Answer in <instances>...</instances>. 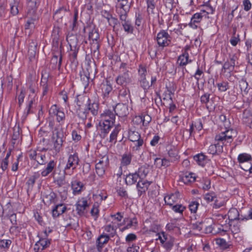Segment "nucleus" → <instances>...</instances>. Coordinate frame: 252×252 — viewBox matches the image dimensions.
Instances as JSON below:
<instances>
[{
	"label": "nucleus",
	"mask_w": 252,
	"mask_h": 252,
	"mask_svg": "<svg viewBox=\"0 0 252 252\" xmlns=\"http://www.w3.org/2000/svg\"><path fill=\"white\" fill-rule=\"evenodd\" d=\"M131 81V74L127 68L126 64L122 63L119 67V75L116 78L117 84L122 87H126Z\"/></svg>",
	"instance_id": "nucleus-1"
},
{
	"label": "nucleus",
	"mask_w": 252,
	"mask_h": 252,
	"mask_svg": "<svg viewBox=\"0 0 252 252\" xmlns=\"http://www.w3.org/2000/svg\"><path fill=\"white\" fill-rule=\"evenodd\" d=\"M69 150H71V152L70 151L68 152V157L67 161L64 168V174L66 175H71V173L68 172L69 170L71 168L72 170L75 169L79 164V162L78 154L76 152L73 151L72 147H71V149H69Z\"/></svg>",
	"instance_id": "nucleus-2"
},
{
	"label": "nucleus",
	"mask_w": 252,
	"mask_h": 252,
	"mask_svg": "<svg viewBox=\"0 0 252 252\" xmlns=\"http://www.w3.org/2000/svg\"><path fill=\"white\" fill-rule=\"evenodd\" d=\"M224 131L221 132L215 136V140L221 142L222 145L230 143L233 140V137L236 136V131L232 128H225Z\"/></svg>",
	"instance_id": "nucleus-3"
},
{
	"label": "nucleus",
	"mask_w": 252,
	"mask_h": 252,
	"mask_svg": "<svg viewBox=\"0 0 252 252\" xmlns=\"http://www.w3.org/2000/svg\"><path fill=\"white\" fill-rule=\"evenodd\" d=\"M158 45L162 48L168 46L171 43V37L165 30H161L156 37Z\"/></svg>",
	"instance_id": "nucleus-4"
},
{
	"label": "nucleus",
	"mask_w": 252,
	"mask_h": 252,
	"mask_svg": "<svg viewBox=\"0 0 252 252\" xmlns=\"http://www.w3.org/2000/svg\"><path fill=\"white\" fill-rule=\"evenodd\" d=\"M49 118L56 117L58 122L63 121L65 119L64 112L56 105L51 106L49 110Z\"/></svg>",
	"instance_id": "nucleus-5"
},
{
	"label": "nucleus",
	"mask_w": 252,
	"mask_h": 252,
	"mask_svg": "<svg viewBox=\"0 0 252 252\" xmlns=\"http://www.w3.org/2000/svg\"><path fill=\"white\" fill-rule=\"evenodd\" d=\"M76 210L77 214L82 216L85 213V211L89 204L88 202V200L86 197H82L79 199L76 204Z\"/></svg>",
	"instance_id": "nucleus-6"
},
{
	"label": "nucleus",
	"mask_w": 252,
	"mask_h": 252,
	"mask_svg": "<svg viewBox=\"0 0 252 252\" xmlns=\"http://www.w3.org/2000/svg\"><path fill=\"white\" fill-rule=\"evenodd\" d=\"M125 103H118L114 108V114L119 117H125L128 114L127 105Z\"/></svg>",
	"instance_id": "nucleus-7"
},
{
	"label": "nucleus",
	"mask_w": 252,
	"mask_h": 252,
	"mask_svg": "<svg viewBox=\"0 0 252 252\" xmlns=\"http://www.w3.org/2000/svg\"><path fill=\"white\" fill-rule=\"evenodd\" d=\"M28 16L29 19L25 24V28L26 31L30 30L29 34H30L31 33V30L35 28L38 18L36 14H32V15H30L28 14Z\"/></svg>",
	"instance_id": "nucleus-8"
},
{
	"label": "nucleus",
	"mask_w": 252,
	"mask_h": 252,
	"mask_svg": "<svg viewBox=\"0 0 252 252\" xmlns=\"http://www.w3.org/2000/svg\"><path fill=\"white\" fill-rule=\"evenodd\" d=\"M99 38V33L96 30H92V31L90 32L89 34V38L90 40H92L93 42L91 45L92 49L94 48V50L99 49V45L98 42V39Z\"/></svg>",
	"instance_id": "nucleus-9"
},
{
	"label": "nucleus",
	"mask_w": 252,
	"mask_h": 252,
	"mask_svg": "<svg viewBox=\"0 0 252 252\" xmlns=\"http://www.w3.org/2000/svg\"><path fill=\"white\" fill-rule=\"evenodd\" d=\"M28 14H36L37 8L40 3V0H27Z\"/></svg>",
	"instance_id": "nucleus-10"
},
{
	"label": "nucleus",
	"mask_w": 252,
	"mask_h": 252,
	"mask_svg": "<svg viewBox=\"0 0 252 252\" xmlns=\"http://www.w3.org/2000/svg\"><path fill=\"white\" fill-rule=\"evenodd\" d=\"M101 121L105 123H112L114 124L115 121V114L110 110H106L101 115Z\"/></svg>",
	"instance_id": "nucleus-11"
},
{
	"label": "nucleus",
	"mask_w": 252,
	"mask_h": 252,
	"mask_svg": "<svg viewBox=\"0 0 252 252\" xmlns=\"http://www.w3.org/2000/svg\"><path fill=\"white\" fill-rule=\"evenodd\" d=\"M71 188L74 195H77L85 189L84 185L79 181L74 180L71 182Z\"/></svg>",
	"instance_id": "nucleus-12"
},
{
	"label": "nucleus",
	"mask_w": 252,
	"mask_h": 252,
	"mask_svg": "<svg viewBox=\"0 0 252 252\" xmlns=\"http://www.w3.org/2000/svg\"><path fill=\"white\" fill-rule=\"evenodd\" d=\"M56 163V161H54V160H51L49 162H48L45 168L43 170L41 173V176L45 177L47 176L52 172L53 173L55 170H57V169L55 168Z\"/></svg>",
	"instance_id": "nucleus-13"
},
{
	"label": "nucleus",
	"mask_w": 252,
	"mask_h": 252,
	"mask_svg": "<svg viewBox=\"0 0 252 252\" xmlns=\"http://www.w3.org/2000/svg\"><path fill=\"white\" fill-rule=\"evenodd\" d=\"M223 145L221 142H218L217 143L211 145L208 149V152L212 155L219 154L223 151Z\"/></svg>",
	"instance_id": "nucleus-14"
},
{
	"label": "nucleus",
	"mask_w": 252,
	"mask_h": 252,
	"mask_svg": "<svg viewBox=\"0 0 252 252\" xmlns=\"http://www.w3.org/2000/svg\"><path fill=\"white\" fill-rule=\"evenodd\" d=\"M43 201L45 204L50 205L57 201V195L54 192H50L43 195Z\"/></svg>",
	"instance_id": "nucleus-15"
},
{
	"label": "nucleus",
	"mask_w": 252,
	"mask_h": 252,
	"mask_svg": "<svg viewBox=\"0 0 252 252\" xmlns=\"http://www.w3.org/2000/svg\"><path fill=\"white\" fill-rule=\"evenodd\" d=\"M50 245V240L47 238L39 237V240L35 243L34 246V250L38 251L39 250V246L42 247L41 250H44L48 247Z\"/></svg>",
	"instance_id": "nucleus-16"
},
{
	"label": "nucleus",
	"mask_w": 252,
	"mask_h": 252,
	"mask_svg": "<svg viewBox=\"0 0 252 252\" xmlns=\"http://www.w3.org/2000/svg\"><path fill=\"white\" fill-rule=\"evenodd\" d=\"M100 87L103 97L104 98L108 97L109 93H111L112 90V87L110 83L107 81L103 82L101 84Z\"/></svg>",
	"instance_id": "nucleus-17"
},
{
	"label": "nucleus",
	"mask_w": 252,
	"mask_h": 252,
	"mask_svg": "<svg viewBox=\"0 0 252 252\" xmlns=\"http://www.w3.org/2000/svg\"><path fill=\"white\" fill-rule=\"evenodd\" d=\"M150 185V183L147 181H143L142 179L138 180L136 187L139 195H141L143 192H145Z\"/></svg>",
	"instance_id": "nucleus-18"
},
{
	"label": "nucleus",
	"mask_w": 252,
	"mask_h": 252,
	"mask_svg": "<svg viewBox=\"0 0 252 252\" xmlns=\"http://www.w3.org/2000/svg\"><path fill=\"white\" fill-rule=\"evenodd\" d=\"M66 210V206L63 204H59L55 206L52 210V216L54 218H57L63 214Z\"/></svg>",
	"instance_id": "nucleus-19"
},
{
	"label": "nucleus",
	"mask_w": 252,
	"mask_h": 252,
	"mask_svg": "<svg viewBox=\"0 0 252 252\" xmlns=\"http://www.w3.org/2000/svg\"><path fill=\"white\" fill-rule=\"evenodd\" d=\"M140 180V179L138 176V175L135 172V173H129L127 175L125 179V181L127 185H132L134 184L138 180Z\"/></svg>",
	"instance_id": "nucleus-20"
},
{
	"label": "nucleus",
	"mask_w": 252,
	"mask_h": 252,
	"mask_svg": "<svg viewBox=\"0 0 252 252\" xmlns=\"http://www.w3.org/2000/svg\"><path fill=\"white\" fill-rule=\"evenodd\" d=\"M57 173H58L57 170H55L52 174L53 178L54 179V182L59 187H63L66 184L65 181V177L64 176H63L60 177H58L57 176Z\"/></svg>",
	"instance_id": "nucleus-21"
},
{
	"label": "nucleus",
	"mask_w": 252,
	"mask_h": 252,
	"mask_svg": "<svg viewBox=\"0 0 252 252\" xmlns=\"http://www.w3.org/2000/svg\"><path fill=\"white\" fill-rule=\"evenodd\" d=\"M123 87V88L119 91V96L122 101L126 103L128 102V98L130 96L129 91L126 87Z\"/></svg>",
	"instance_id": "nucleus-22"
},
{
	"label": "nucleus",
	"mask_w": 252,
	"mask_h": 252,
	"mask_svg": "<svg viewBox=\"0 0 252 252\" xmlns=\"http://www.w3.org/2000/svg\"><path fill=\"white\" fill-rule=\"evenodd\" d=\"M164 201L167 205L173 206L178 200V194H171L164 197Z\"/></svg>",
	"instance_id": "nucleus-23"
},
{
	"label": "nucleus",
	"mask_w": 252,
	"mask_h": 252,
	"mask_svg": "<svg viewBox=\"0 0 252 252\" xmlns=\"http://www.w3.org/2000/svg\"><path fill=\"white\" fill-rule=\"evenodd\" d=\"M109 239V236L106 234L101 235L97 239V247L99 251L102 248L103 245L106 244Z\"/></svg>",
	"instance_id": "nucleus-24"
},
{
	"label": "nucleus",
	"mask_w": 252,
	"mask_h": 252,
	"mask_svg": "<svg viewBox=\"0 0 252 252\" xmlns=\"http://www.w3.org/2000/svg\"><path fill=\"white\" fill-rule=\"evenodd\" d=\"M132 155L130 153L124 154L121 161V166H126L131 163Z\"/></svg>",
	"instance_id": "nucleus-25"
},
{
	"label": "nucleus",
	"mask_w": 252,
	"mask_h": 252,
	"mask_svg": "<svg viewBox=\"0 0 252 252\" xmlns=\"http://www.w3.org/2000/svg\"><path fill=\"white\" fill-rule=\"evenodd\" d=\"M189 53H182L178 59L177 63L180 66H185L191 61L189 59Z\"/></svg>",
	"instance_id": "nucleus-26"
},
{
	"label": "nucleus",
	"mask_w": 252,
	"mask_h": 252,
	"mask_svg": "<svg viewBox=\"0 0 252 252\" xmlns=\"http://www.w3.org/2000/svg\"><path fill=\"white\" fill-rule=\"evenodd\" d=\"M193 159L198 165L202 166H204L207 161V157L202 153L194 156Z\"/></svg>",
	"instance_id": "nucleus-27"
},
{
	"label": "nucleus",
	"mask_w": 252,
	"mask_h": 252,
	"mask_svg": "<svg viewBox=\"0 0 252 252\" xmlns=\"http://www.w3.org/2000/svg\"><path fill=\"white\" fill-rule=\"evenodd\" d=\"M100 126L101 127V133H103L104 137L110 131L111 128L114 125L112 123H105L104 122H100Z\"/></svg>",
	"instance_id": "nucleus-28"
},
{
	"label": "nucleus",
	"mask_w": 252,
	"mask_h": 252,
	"mask_svg": "<svg viewBox=\"0 0 252 252\" xmlns=\"http://www.w3.org/2000/svg\"><path fill=\"white\" fill-rule=\"evenodd\" d=\"M121 130V126L119 125H117L111 133L109 137V142L113 143H116L117 142V137L119 132Z\"/></svg>",
	"instance_id": "nucleus-29"
},
{
	"label": "nucleus",
	"mask_w": 252,
	"mask_h": 252,
	"mask_svg": "<svg viewBox=\"0 0 252 252\" xmlns=\"http://www.w3.org/2000/svg\"><path fill=\"white\" fill-rule=\"evenodd\" d=\"M238 160L240 164L251 163L252 158L250 155L246 153H243L238 156Z\"/></svg>",
	"instance_id": "nucleus-30"
},
{
	"label": "nucleus",
	"mask_w": 252,
	"mask_h": 252,
	"mask_svg": "<svg viewBox=\"0 0 252 252\" xmlns=\"http://www.w3.org/2000/svg\"><path fill=\"white\" fill-rule=\"evenodd\" d=\"M142 138L140 134L135 129H130L128 131V139L131 142L136 141Z\"/></svg>",
	"instance_id": "nucleus-31"
},
{
	"label": "nucleus",
	"mask_w": 252,
	"mask_h": 252,
	"mask_svg": "<svg viewBox=\"0 0 252 252\" xmlns=\"http://www.w3.org/2000/svg\"><path fill=\"white\" fill-rule=\"evenodd\" d=\"M115 223L113 221L106 225L104 227V230L108 233V234L113 237L116 233V230L117 229V225L114 224Z\"/></svg>",
	"instance_id": "nucleus-32"
},
{
	"label": "nucleus",
	"mask_w": 252,
	"mask_h": 252,
	"mask_svg": "<svg viewBox=\"0 0 252 252\" xmlns=\"http://www.w3.org/2000/svg\"><path fill=\"white\" fill-rule=\"evenodd\" d=\"M195 177L192 173L186 174L182 178V181L185 184H188L195 181Z\"/></svg>",
	"instance_id": "nucleus-33"
},
{
	"label": "nucleus",
	"mask_w": 252,
	"mask_h": 252,
	"mask_svg": "<svg viewBox=\"0 0 252 252\" xmlns=\"http://www.w3.org/2000/svg\"><path fill=\"white\" fill-rule=\"evenodd\" d=\"M132 143H133L131 145L130 147L132 151H135L140 150L144 143V140L142 137L138 140H136V141H132Z\"/></svg>",
	"instance_id": "nucleus-34"
},
{
	"label": "nucleus",
	"mask_w": 252,
	"mask_h": 252,
	"mask_svg": "<svg viewBox=\"0 0 252 252\" xmlns=\"http://www.w3.org/2000/svg\"><path fill=\"white\" fill-rule=\"evenodd\" d=\"M37 43L35 41L32 40L29 44L28 54L31 57L35 56L36 52Z\"/></svg>",
	"instance_id": "nucleus-35"
},
{
	"label": "nucleus",
	"mask_w": 252,
	"mask_h": 252,
	"mask_svg": "<svg viewBox=\"0 0 252 252\" xmlns=\"http://www.w3.org/2000/svg\"><path fill=\"white\" fill-rule=\"evenodd\" d=\"M149 170L148 167H147L146 166H142L139 168L138 171L136 172L138 175L140 179H143L147 176L149 173Z\"/></svg>",
	"instance_id": "nucleus-36"
},
{
	"label": "nucleus",
	"mask_w": 252,
	"mask_h": 252,
	"mask_svg": "<svg viewBox=\"0 0 252 252\" xmlns=\"http://www.w3.org/2000/svg\"><path fill=\"white\" fill-rule=\"evenodd\" d=\"M168 156L171 162H174L179 158L178 151L175 149H172L168 151Z\"/></svg>",
	"instance_id": "nucleus-37"
},
{
	"label": "nucleus",
	"mask_w": 252,
	"mask_h": 252,
	"mask_svg": "<svg viewBox=\"0 0 252 252\" xmlns=\"http://www.w3.org/2000/svg\"><path fill=\"white\" fill-rule=\"evenodd\" d=\"M228 218L231 220L239 219V212L236 208H231L228 213Z\"/></svg>",
	"instance_id": "nucleus-38"
},
{
	"label": "nucleus",
	"mask_w": 252,
	"mask_h": 252,
	"mask_svg": "<svg viewBox=\"0 0 252 252\" xmlns=\"http://www.w3.org/2000/svg\"><path fill=\"white\" fill-rule=\"evenodd\" d=\"M239 85L241 92L245 94H246L248 93V83L246 80L243 79L241 80L239 82Z\"/></svg>",
	"instance_id": "nucleus-39"
},
{
	"label": "nucleus",
	"mask_w": 252,
	"mask_h": 252,
	"mask_svg": "<svg viewBox=\"0 0 252 252\" xmlns=\"http://www.w3.org/2000/svg\"><path fill=\"white\" fill-rule=\"evenodd\" d=\"M88 110L90 111L92 114L95 116L98 114V104L97 103L94 102L88 105Z\"/></svg>",
	"instance_id": "nucleus-40"
},
{
	"label": "nucleus",
	"mask_w": 252,
	"mask_h": 252,
	"mask_svg": "<svg viewBox=\"0 0 252 252\" xmlns=\"http://www.w3.org/2000/svg\"><path fill=\"white\" fill-rule=\"evenodd\" d=\"M121 24L126 32L128 33H132L133 32V28L129 20Z\"/></svg>",
	"instance_id": "nucleus-41"
},
{
	"label": "nucleus",
	"mask_w": 252,
	"mask_h": 252,
	"mask_svg": "<svg viewBox=\"0 0 252 252\" xmlns=\"http://www.w3.org/2000/svg\"><path fill=\"white\" fill-rule=\"evenodd\" d=\"M203 198L207 202L209 203L212 201H214L217 197L216 194L214 192H211L206 193L204 195Z\"/></svg>",
	"instance_id": "nucleus-42"
},
{
	"label": "nucleus",
	"mask_w": 252,
	"mask_h": 252,
	"mask_svg": "<svg viewBox=\"0 0 252 252\" xmlns=\"http://www.w3.org/2000/svg\"><path fill=\"white\" fill-rule=\"evenodd\" d=\"M106 167L107 166L102 165L99 163H96L95 170L97 174L99 176L103 175Z\"/></svg>",
	"instance_id": "nucleus-43"
},
{
	"label": "nucleus",
	"mask_w": 252,
	"mask_h": 252,
	"mask_svg": "<svg viewBox=\"0 0 252 252\" xmlns=\"http://www.w3.org/2000/svg\"><path fill=\"white\" fill-rule=\"evenodd\" d=\"M158 161H159L160 164V166H163L168 167L170 165V162L171 161L170 159H167L166 158L161 159L160 158H156L155 159V164H157L158 165Z\"/></svg>",
	"instance_id": "nucleus-44"
},
{
	"label": "nucleus",
	"mask_w": 252,
	"mask_h": 252,
	"mask_svg": "<svg viewBox=\"0 0 252 252\" xmlns=\"http://www.w3.org/2000/svg\"><path fill=\"white\" fill-rule=\"evenodd\" d=\"M63 143V139H59L55 140L54 143V149L56 154L60 151L62 147Z\"/></svg>",
	"instance_id": "nucleus-45"
},
{
	"label": "nucleus",
	"mask_w": 252,
	"mask_h": 252,
	"mask_svg": "<svg viewBox=\"0 0 252 252\" xmlns=\"http://www.w3.org/2000/svg\"><path fill=\"white\" fill-rule=\"evenodd\" d=\"M11 243V241L9 239L0 240V248L4 250L8 249Z\"/></svg>",
	"instance_id": "nucleus-46"
},
{
	"label": "nucleus",
	"mask_w": 252,
	"mask_h": 252,
	"mask_svg": "<svg viewBox=\"0 0 252 252\" xmlns=\"http://www.w3.org/2000/svg\"><path fill=\"white\" fill-rule=\"evenodd\" d=\"M139 81L140 86L144 90H147L150 88V85L149 81L147 80L146 77L139 78Z\"/></svg>",
	"instance_id": "nucleus-47"
},
{
	"label": "nucleus",
	"mask_w": 252,
	"mask_h": 252,
	"mask_svg": "<svg viewBox=\"0 0 252 252\" xmlns=\"http://www.w3.org/2000/svg\"><path fill=\"white\" fill-rule=\"evenodd\" d=\"M172 210L175 212L180 214H182L186 207L181 204L173 205L171 206Z\"/></svg>",
	"instance_id": "nucleus-48"
},
{
	"label": "nucleus",
	"mask_w": 252,
	"mask_h": 252,
	"mask_svg": "<svg viewBox=\"0 0 252 252\" xmlns=\"http://www.w3.org/2000/svg\"><path fill=\"white\" fill-rule=\"evenodd\" d=\"M128 11H120L117 13L119 15L120 20L121 24L124 22H126L129 20L127 19V13Z\"/></svg>",
	"instance_id": "nucleus-49"
},
{
	"label": "nucleus",
	"mask_w": 252,
	"mask_h": 252,
	"mask_svg": "<svg viewBox=\"0 0 252 252\" xmlns=\"http://www.w3.org/2000/svg\"><path fill=\"white\" fill-rule=\"evenodd\" d=\"M147 69L146 67L142 65H140L138 69V76L139 78L146 77Z\"/></svg>",
	"instance_id": "nucleus-50"
},
{
	"label": "nucleus",
	"mask_w": 252,
	"mask_h": 252,
	"mask_svg": "<svg viewBox=\"0 0 252 252\" xmlns=\"http://www.w3.org/2000/svg\"><path fill=\"white\" fill-rule=\"evenodd\" d=\"M234 65L230 63L229 61L225 62L223 64L222 68V71L224 70V72L226 70H229V72H231L234 68Z\"/></svg>",
	"instance_id": "nucleus-51"
},
{
	"label": "nucleus",
	"mask_w": 252,
	"mask_h": 252,
	"mask_svg": "<svg viewBox=\"0 0 252 252\" xmlns=\"http://www.w3.org/2000/svg\"><path fill=\"white\" fill-rule=\"evenodd\" d=\"M219 119L221 122L223 123V126L225 128H228L230 127L231 124L229 120L227 121L226 117L224 115H220Z\"/></svg>",
	"instance_id": "nucleus-52"
},
{
	"label": "nucleus",
	"mask_w": 252,
	"mask_h": 252,
	"mask_svg": "<svg viewBox=\"0 0 252 252\" xmlns=\"http://www.w3.org/2000/svg\"><path fill=\"white\" fill-rule=\"evenodd\" d=\"M39 177V175H34L29 178L27 182L28 185V189H32L35 183V180Z\"/></svg>",
	"instance_id": "nucleus-53"
},
{
	"label": "nucleus",
	"mask_w": 252,
	"mask_h": 252,
	"mask_svg": "<svg viewBox=\"0 0 252 252\" xmlns=\"http://www.w3.org/2000/svg\"><path fill=\"white\" fill-rule=\"evenodd\" d=\"M199 204L197 201H192L189 205V210L191 213H195L197 210Z\"/></svg>",
	"instance_id": "nucleus-54"
},
{
	"label": "nucleus",
	"mask_w": 252,
	"mask_h": 252,
	"mask_svg": "<svg viewBox=\"0 0 252 252\" xmlns=\"http://www.w3.org/2000/svg\"><path fill=\"white\" fill-rule=\"evenodd\" d=\"M216 244L220 246L221 249H225L227 248L228 245L226 241L222 238H218L216 240Z\"/></svg>",
	"instance_id": "nucleus-55"
},
{
	"label": "nucleus",
	"mask_w": 252,
	"mask_h": 252,
	"mask_svg": "<svg viewBox=\"0 0 252 252\" xmlns=\"http://www.w3.org/2000/svg\"><path fill=\"white\" fill-rule=\"evenodd\" d=\"M36 161L40 165L45 164L47 162L46 157L45 155L38 154Z\"/></svg>",
	"instance_id": "nucleus-56"
},
{
	"label": "nucleus",
	"mask_w": 252,
	"mask_h": 252,
	"mask_svg": "<svg viewBox=\"0 0 252 252\" xmlns=\"http://www.w3.org/2000/svg\"><path fill=\"white\" fill-rule=\"evenodd\" d=\"M217 86L219 91L221 92H225L228 89V84L227 82H222L217 84Z\"/></svg>",
	"instance_id": "nucleus-57"
},
{
	"label": "nucleus",
	"mask_w": 252,
	"mask_h": 252,
	"mask_svg": "<svg viewBox=\"0 0 252 252\" xmlns=\"http://www.w3.org/2000/svg\"><path fill=\"white\" fill-rule=\"evenodd\" d=\"M53 137L55 140L63 139V132L61 130H57V129H55L53 132Z\"/></svg>",
	"instance_id": "nucleus-58"
},
{
	"label": "nucleus",
	"mask_w": 252,
	"mask_h": 252,
	"mask_svg": "<svg viewBox=\"0 0 252 252\" xmlns=\"http://www.w3.org/2000/svg\"><path fill=\"white\" fill-rule=\"evenodd\" d=\"M158 238L157 240H159L162 244H164L167 240V235L165 233V232H162L158 233Z\"/></svg>",
	"instance_id": "nucleus-59"
},
{
	"label": "nucleus",
	"mask_w": 252,
	"mask_h": 252,
	"mask_svg": "<svg viewBox=\"0 0 252 252\" xmlns=\"http://www.w3.org/2000/svg\"><path fill=\"white\" fill-rule=\"evenodd\" d=\"M97 163H99L102 165L107 166L109 164V159L108 156L105 155L102 156Z\"/></svg>",
	"instance_id": "nucleus-60"
},
{
	"label": "nucleus",
	"mask_w": 252,
	"mask_h": 252,
	"mask_svg": "<svg viewBox=\"0 0 252 252\" xmlns=\"http://www.w3.org/2000/svg\"><path fill=\"white\" fill-rule=\"evenodd\" d=\"M147 11L148 13H153V10L154 9L155 6L154 4V1L153 0H148L147 1Z\"/></svg>",
	"instance_id": "nucleus-61"
},
{
	"label": "nucleus",
	"mask_w": 252,
	"mask_h": 252,
	"mask_svg": "<svg viewBox=\"0 0 252 252\" xmlns=\"http://www.w3.org/2000/svg\"><path fill=\"white\" fill-rule=\"evenodd\" d=\"M242 169L245 171H249L250 173H252V165L251 163H245L240 164Z\"/></svg>",
	"instance_id": "nucleus-62"
},
{
	"label": "nucleus",
	"mask_w": 252,
	"mask_h": 252,
	"mask_svg": "<svg viewBox=\"0 0 252 252\" xmlns=\"http://www.w3.org/2000/svg\"><path fill=\"white\" fill-rule=\"evenodd\" d=\"M224 202L222 200H219L217 198L214 201V203L213 206V208L214 209H219L221 207L224 206Z\"/></svg>",
	"instance_id": "nucleus-63"
},
{
	"label": "nucleus",
	"mask_w": 252,
	"mask_h": 252,
	"mask_svg": "<svg viewBox=\"0 0 252 252\" xmlns=\"http://www.w3.org/2000/svg\"><path fill=\"white\" fill-rule=\"evenodd\" d=\"M202 19L201 15L199 14L198 13H195L191 18V21H192L193 23H199L200 22Z\"/></svg>",
	"instance_id": "nucleus-64"
}]
</instances>
